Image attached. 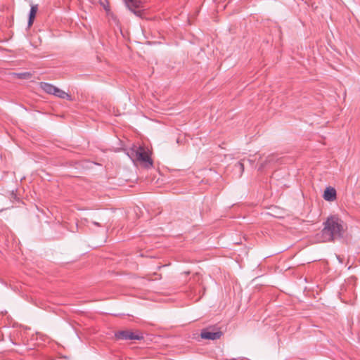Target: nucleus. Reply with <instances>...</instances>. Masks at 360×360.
I'll return each instance as SVG.
<instances>
[{
    "label": "nucleus",
    "mask_w": 360,
    "mask_h": 360,
    "mask_svg": "<svg viewBox=\"0 0 360 360\" xmlns=\"http://www.w3.org/2000/svg\"><path fill=\"white\" fill-rule=\"evenodd\" d=\"M53 96H55L58 98H60L72 101V96L70 94H68V93H66L65 91H64L63 90H62L58 87H56V89L53 93Z\"/></svg>",
    "instance_id": "9d476101"
},
{
    "label": "nucleus",
    "mask_w": 360,
    "mask_h": 360,
    "mask_svg": "<svg viewBox=\"0 0 360 360\" xmlns=\"http://www.w3.org/2000/svg\"><path fill=\"white\" fill-rule=\"evenodd\" d=\"M141 148V146H134L127 150V154L133 162L136 160Z\"/></svg>",
    "instance_id": "1a4fd4ad"
},
{
    "label": "nucleus",
    "mask_w": 360,
    "mask_h": 360,
    "mask_svg": "<svg viewBox=\"0 0 360 360\" xmlns=\"http://www.w3.org/2000/svg\"><path fill=\"white\" fill-rule=\"evenodd\" d=\"M39 87L46 94L53 95L56 86L50 83L41 82L39 83Z\"/></svg>",
    "instance_id": "0eeeda50"
},
{
    "label": "nucleus",
    "mask_w": 360,
    "mask_h": 360,
    "mask_svg": "<svg viewBox=\"0 0 360 360\" xmlns=\"http://www.w3.org/2000/svg\"><path fill=\"white\" fill-rule=\"evenodd\" d=\"M222 335L223 333L220 330H216L214 326L203 328L200 333V338L205 340H219Z\"/></svg>",
    "instance_id": "7ed1b4c3"
},
{
    "label": "nucleus",
    "mask_w": 360,
    "mask_h": 360,
    "mask_svg": "<svg viewBox=\"0 0 360 360\" xmlns=\"http://www.w3.org/2000/svg\"><path fill=\"white\" fill-rule=\"evenodd\" d=\"M94 224L96 225V226H100L98 223L97 222H94Z\"/></svg>",
    "instance_id": "4468645a"
},
{
    "label": "nucleus",
    "mask_w": 360,
    "mask_h": 360,
    "mask_svg": "<svg viewBox=\"0 0 360 360\" xmlns=\"http://www.w3.org/2000/svg\"><path fill=\"white\" fill-rule=\"evenodd\" d=\"M235 167H236V168H238V169H239V170H240V173H241V174L243 172V171H244V165H243V162H242V161H239V162H238L236 164Z\"/></svg>",
    "instance_id": "ddd939ff"
},
{
    "label": "nucleus",
    "mask_w": 360,
    "mask_h": 360,
    "mask_svg": "<svg viewBox=\"0 0 360 360\" xmlns=\"http://www.w3.org/2000/svg\"><path fill=\"white\" fill-rule=\"evenodd\" d=\"M125 6L136 15L141 16L143 8V4L141 0H123Z\"/></svg>",
    "instance_id": "20e7f679"
},
{
    "label": "nucleus",
    "mask_w": 360,
    "mask_h": 360,
    "mask_svg": "<svg viewBox=\"0 0 360 360\" xmlns=\"http://www.w3.org/2000/svg\"><path fill=\"white\" fill-rule=\"evenodd\" d=\"M13 75L18 79H30L32 77V74L29 72L13 73Z\"/></svg>",
    "instance_id": "9b49d317"
},
{
    "label": "nucleus",
    "mask_w": 360,
    "mask_h": 360,
    "mask_svg": "<svg viewBox=\"0 0 360 360\" xmlns=\"http://www.w3.org/2000/svg\"><path fill=\"white\" fill-rule=\"evenodd\" d=\"M37 11H38V5L36 4V5L31 6V8H30V13H29L28 23H27L28 27H30L32 25L34 20L35 19V17H36Z\"/></svg>",
    "instance_id": "6e6552de"
},
{
    "label": "nucleus",
    "mask_w": 360,
    "mask_h": 360,
    "mask_svg": "<svg viewBox=\"0 0 360 360\" xmlns=\"http://www.w3.org/2000/svg\"><path fill=\"white\" fill-rule=\"evenodd\" d=\"M136 161L142 162L146 168L153 167V160L143 147L141 148Z\"/></svg>",
    "instance_id": "39448f33"
},
{
    "label": "nucleus",
    "mask_w": 360,
    "mask_h": 360,
    "mask_svg": "<svg viewBox=\"0 0 360 360\" xmlns=\"http://www.w3.org/2000/svg\"><path fill=\"white\" fill-rule=\"evenodd\" d=\"M323 224L324 227L321 232L323 242H330L343 237L345 232L344 222L339 217L336 216L329 217Z\"/></svg>",
    "instance_id": "f257e3e1"
},
{
    "label": "nucleus",
    "mask_w": 360,
    "mask_h": 360,
    "mask_svg": "<svg viewBox=\"0 0 360 360\" xmlns=\"http://www.w3.org/2000/svg\"><path fill=\"white\" fill-rule=\"evenodd\" d=\"M115 337L117 340H141L143 339V333L141 331L133 332L130 330H119L115 333Z\"/></svg>",
    "instance_id": "f03ea898"
},
{
    "label": "nucleus",
    "mask_w": 360,
    "mask_h": 360,
    "mask_svg": "<svg viewBox=\"0 0 360 360\" xmlns=\"http://www.w3.org/2000/svg\"><path fill=\"white\" fill-rule=\"evenodd\" d=\"M276 161V158H275V156L274 155H269L266 160L264 161V162H263L261 166L259 167V169H262L263 167H264L266 165H268L269 163H271V162H274Z\"/></svg>",
    "instance_id": "f8f14e48"
},
{
    "label": "nucleus",
    "mask_w": 360,
    "mask_h": 360,
    "mask_svg": "<svg viewBox=\"0 0 360 360\" xmlns=\"http://www.w3.org/2000/svg\"><path fill=\"white\" fill-rule=\"evenodd\" d=\"M323 198L327 201H333L336 199V191L332 187L326 188L323 193Z\"/></svg>",
    "instance_id": "423d86ee"
}]
</instances>
